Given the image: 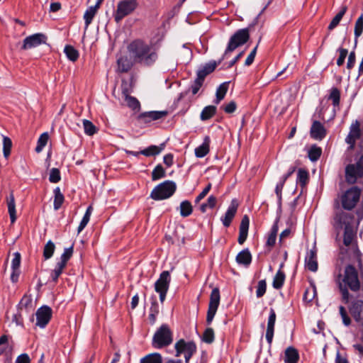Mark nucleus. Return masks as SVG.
I'll use <instances>...</instances> for the list:
<instances>
[{"label": "nucleus", "instance_id": "62", "mask_svg": "<svg viewBox=\"0 0 363 363\" xmlns=\"http://www.w3.org/2000/svg\"><path fill=\"white\" fill-rule=\"evenodd\" d=\"M257 47H258V45H257L254 48V49L250 52V53L247 56V59L245 60V66H250L254 62V60H255V55H256V53H257Z\"/></svg>", "mask_w": 363, "mask_h": 363}, {"label": "nucleus", "instance_id": "23", "mask_svg": "<svg viewBox=\"0 0 363 363\" xmlns=\"http://www.w3.org/2000/svg\"><path fill=\"white\" fill-rule=\"evenodd\" d=\"M236 262L238 264L245 267L249 266L252 262V255L248 248L240 251L236 256Z\"/></svg>", "mask_w": 363, "mask_h": 363}, {"label": "nucleus", "instance_id": "20", "mask_svg": "<svg viewBox=\"0 0 363 363\" xmlns=\"http://www.w3.org/2000/svg\"><path fill=\"white\" fill-rule=\"evenodd\" d=\"M250 225V220L247 216H244L242 218L240 228H239V236L238 242L240 245H242L247 240L248 235V230Z\"/></svg>", "mask_w": 363, "mask_h": 363}, {"label": "nucleus", "instance_id": "15", "mask_svg": "<svg viewBox=\"0 0 363 363\" xmlns=\"http://www.w3.org/2000/svg\"><path fill=\"white\" fill-rule=\"evenodd\" d=\"M224 60L225 59H223L222 56L218 61L211 60L208 63H206L197 71V77L204 81L206 77L212 73L216 69V67Z\"/></svg>", "mask_w": 363, "mask_h": 363}, {"label": "nucleus", "instance_id": "40", "mask_svg": "<svg viewBox=\"0 0 363 363\" xmlns=\"http://www.w3.org/2000/svg\"><path fill=\"white\" fill-rule=\"evenodd\" d=\"M201 340L203 342L207 344L213 343L215 340V333L213 329L211 328H207L203 333Z\"/></svg>", "mask_w": 363, "mask_h": 363}, {"label": "nucleus", "instance_id": "32", "mask_svg": "<svg viewBox=\"0 0 363 363\" xmlns=\"http://www.w3.org/2000/svg\"><path fill=\"white\" fill-rule=\"evenodd\" d=\"M347 8L346 6H342L339 13L332 19L328 26V30H332L340 23L342 17L345 14Z\"/></svg>", "mask_w": 363, "mask_h": 363}, {"label": "nucleus", "instance_id": "35", "mask_svg": "<svg viewBox=\"0 0 363 363\" xmlns=\"http://www.w3.org/2000/svg\"><path fill=\"white\" fill-rule=\"evenodd\" d=\"M363 33V13L357 18L354 25V46L357 44L358 38Z\"/></svg>", "mask_w": 363, "mask_h": 363}, {"label": "nucleus", "instance_id": "16", "mask_svg": "<svg viewBox=\"0 0 363 363\" xmlns=\"http://www.w3.org/2000/svg\"><path fill=\"white\" fill-rule=\"evenodd\" d=\"M328 123L313 120L310 128L311 136H325L328 133Z\"/></svg>", "mask_w": 363, "mask_h": 363}, {"label": "nucleus", "instance_id": "59", "mask_svg": "<svg viewBox=\"0 0 363 363\" xmlns=\"http://www.w3.org/2000/svg\"><path fill=\"white\" fill-rule=\"evenodd\" d=\"M203 82L202 79H199L196 77L194 83L191 86V91L194 95L196 94L199 91L200 88L202 86Z\"/></svg>", "mask_w": 363, "mask_h": 363}, {"label": "nucleus", "instance_id": "24", "mask_svg": "<svg viewBox=\"0 0 363 363\" xmlns=\"http://www.w3.org/2000/svg\"><path fill=\"white\" fill-rule=\"evenodd\" d=\"M299 360V354L298 350L292 347H288L284 352L285 363H298Z\"/></svg>", "mask_w": 363, "mask_h": 363}, {"label": "nucleus", "instance_id": "25", "mask_svg": "<svg viewBox=\"0 0 363 363\" xmlns=\"http://www.w3.org/2000/svg\"><path fill=\"white\" fill-rule=\"evenodd\" d=\"M279 230L278 219L273 223L269 233L267 236L266 245L267 247H273L276 243L277 235Z\"/></svg>", "mask_w": 363, "mask_h": 363}, {"label": "nucleus", "instance_id": "55", "mask_svg": "<svg viewBox=\"0 0 363 363\" xmlns=\"http://www.w3.org/2000/svg\"><path fill=\"white\" fill-rule=\"evenodd\" d=\"M73 254V245L68 248H65L63 254L61 255L60 262L67 265V261L71 258Z\"/></svg>", "mask_w": 363, "mask_h": 363}, {"label": "nucleus", "instance_id": "29", "mask_svg": "<svg viewBox=\"0 0 363 363\" xmlns=\"http://www.w3.org/2000/svg\"><path fill=\"white\" fill-rule=\"evenodd\" d=\"M283 265H284V264H281L280 265V268L278 270V272H277V274L273 279L272 286L276 289H281L283 286L284 283L285 274L284 272H282L281 270V268L283 267Z\"/></svg>", "mask_w": 363, "mask_h": 363}, {"label": "nucleus", "instance_id": "27", "mask_svg": "<svg viewBox=\"0 0 363 363\" xmlns=\"http://www.w3.org/2000/svg\"><path fill=\"white\" fill-rule=\"evenodd\" d=\"M6 201L11 222L13 223L16 220V214L15 199L13 192H11L9 196L6 198Z\"/></svg>", "mask_w": 363, "mask_h": 363}, {"label": "nucleus", "instance_id": "44", "mask_svg": "<svg viewBox=\"0 0 363 363\" xmlns=\"http://www.w3.org/2000/svg\"><path fill=\"white\" fill-rule=\"evenodd\" d=\"M98 10L96 9V8H94L92 6L89 7L85 12L84 15V18L85 20V27L86 28H88V26L91 23V21L94 16L96 15Z\"/></svg>", "mask_w": 363, "mask_h": 363}, {"label": "nucleus", "instance_id": "3", "mask_svg": "<svg viewBox=\"0 0 363 363\" xmlns=\"http://www.w3.org/2000/svg\"><path fill=\"white\" fill-rule=\"evenodd\" d=\"M128 50L130 55L137 62H144L150 65L156 59V54L151 50V48L144 42L136 40L129 44Z\"/></svg>", "mask_w": 363, "mask_h": 363}, {"label": "nucleus", "instance_id": "22", "mask_svg": "<svg viewBox=\"0 0 363 363\" xmlns=\"http://www.w3.org/2000/svg\"><path fill=\"white\" fill-rule=\"evenodd\" d=\"M210 138H204L203 143L195 148V156L197 158H203L208 155L210 151Z\"/></svg>", "mask_w": 363, "mask_h": 363}, {"label": "nucleus", "instance_id": "38", "mask_svg": "<svg viewBox=\"0 0 363 363\" xmlns=\"http://www.w3.org/2000/svg\"><path fill=\"white\" fill-rule=\"evenodd\" d=\"M54 208L55 210H58L64 202V196L61 193L60 189L59 187H56L54 189Z\"/></svg>", "mask_w": 363, "mask_h": 363}, {"label": "nucleus", "instance_id": "28", "mask_svg": "<svg viewBox=\"0 0 363 363\" xmlns=\"http://www.w3.org/2000/svg\"><path fill=\"white\" fill-rule=\"evenodd\" d=\"M228 82H225L219 85V86L216 89V99L214 100V103L218 104L221 100H223L228 91Z\"/></svg>", "mask_w": 363, "mask_h": 363}, {"label": "nucleus", "instance_id": "58", "mask_svg": "<svg viewBox=\"0 0 363 363\" xmlns=\"http://www.w3.org/2000/svg\"><path fill=\"white\" fill-rule=\"evenodd\" d=\"M337 51L340 52V55L337 60V65L340 67L344 64L345 60L348 54V50L345 48H340Z\"/></svg>", "mask_w": 363, "mask_h": 363}, {"label": "nucleus", "instance_id": "18", "mask_svg": "<svg viewBox=\"0 0 363 363\" xmlns=\"http://www.w3.org/2000/svg\"><path fill=\"white\" fill-rule=\"evenodd\" d=\"M305 266L311 272H315L318 270V264L317 261V250L315 247L310 250L305 257Z\"/></svg>", "mask_w": 363, "mask_h": 363}, {"label": "nucleus", "instance_id": "43", "mask_svg": "<svg viewBox=\"0 0 363 363\" xmlns=\"http://www.w3.org/2000/svg\"><path fill=\"white\" fill-rule=\"evenodd\" d=\"M308 172L303 169H299L298 170L296 182L300 184V185L303 187L308 182Z\"/></svg>", "mask_w": 363, "mask_h": 363}, {"label": "nucleus", "instance_id": "33", "mask_svg": "<svg viewBox=\"0 0 363 363\" xmlns=\"http://www.w3.org/2000/svg\"><path fill=\"white\" fill-rule=\"evenodd\" d=\"M140 363H162V357L160 353L149 354L140 359Z\"/></svg>", "mask_w": 363, "mask_h": 363}, {"label": "nucleus", "instance_id": "5", "mask_svg": "<svg viewBox=\"0 0 363 363\" xmlns=\"http://www.w3.org/2000/svg\"><path fill=\"white\" fill-rule=\"evenodd\" d=\"M172 342V332L167 325L163 324L155 333L152 345L156 349H161L171 345Z\"/></svg>", "mask_w": 363, "mask_h": 363}, {"label": "nucleus", "instance_id": "19", "mask_svg": "<svg viewBox=\"0 0 363 363\" xmlns=\"http://www.w3.org/2000/svg\"><path fill=\"white\" fill-rule=\"evenodd\" d=\"M136 62L130 54L121 56L117 60L118 70L120 72H128Z\"/></svg>", "mask_w": 363, "mask_h": 363}, {"label": "nucleus", "instance_id": "9", "mask_svg": "<svg viewBox=\"0 0 363 363\" xmlns=\"http://www.w3.org/2000/svg\"><path fill=\"white\" fill-rule=\"evenodd\" d=\"M349 311L355 322L363 327V289L358 296L351 301Z\"/></svg>", "mask_w": 363, "mask_h": 363}, {"label": "nucleus", "instance_id": "8", "mask_svg": "<svg viewBox=\"0 0 363 363\" xmlns=\"http://www.w3.org/2000/svg\"><path fill=\"white\" fill-rule=\"evenodd\" d=\"M48 37L42 33H34L26 37L21 47L23 51H30L41 45L47 43Z\"/></svg>", "mask_w": 363, "mask_h": 363}, {"label": "nucleus", "instance_id": "46", "mask_svg": "<svg viewBox=\"0 0 363 363\" xmlns=\"http://www.w3.org/2000/svg\"><path fill=\"white\" fill-rule=\"evenodd\" d=\"M91 212H92V207L89 206L86 211L85 214L84 215L82 220H81V222L79 223V227H78V233H79L86 227V225L89 223Z\"/></svg>", "mask_w": 363, "mask_h": 363}, {"label": "nucleus", "instance_id": "57", "mask_svg": "<svg viewBox=\"0 0 363 363\" xmlns=\"http://www.w3.org/2000/svg\"><path fill=\"white\" fill-rule=\"evenodd\" d=\"M339 312L340 314V316L342 319V322L345 325L348 326L351 323V320L349 315H347V312L345 309V308L343 306H340L339 307Z\"/></svg>", "mask_w": 363, "mask_h": 363}, {"label": "nucleus", "instance_id": "10", "mask_svg": "<svg viewBox=\"0 0 363 363\" xmlns=\"http://www.w3.org/2000/svg\"><path fill=\"white\" fill-rule=\"evenodd\" d=\"M137 0H123L121 1L118 6L114 15L116 22L118 23L125 16L133 13L138 7Z\"/></svg>", "mask_w": 363, "mask_h": 363}, {"label": "nucleus", "instance_id": "48", "mask_svg": "<svg viewBox=\"0 0 363 363\" xmlns=\"http://www.w3.org/2000/svg\"><path fill=\"white\" fill-rule=\"evenodd\" d=\"M164 176L165 172L161 164L157 165L152 172V179L153 181L158 180Z\"/></svg>", "mask_w": 363, "mask_h": 363}, {"label": "nucleus", "instance_id": "47", "mask_svg": "<svg viewBox=\"0 0 363 363\" xmlns=\"http://www.w3.org/2000/svg\"><path fill=\"white\" fill-rule=\"evenodd\" d=\"M65 267L66 265L63 263L60 262L57 263L55 269L51 272V277L53 281L56 282L57 281Z\"/></svg>", "mask_w": 363, "mask_h": 363}, {"label": "nucleus", "instance_id": "54", "mask_svg": "<svg viewBox=\"0 0 363 363\" xmlns=\"http://www.w3.org/2000/svg\"><path fill=\"white\" fill-rule=\"evenodd\" d=\"M267 290V283L264 279L260 280L258 281L257 291H256V296L257 298L262 297L264 294L266 293Z\"/></svg>", "mask_w": 363, "mask_h": 363}, {"label": "nucleus", "instance_id": "56", "mask_svg": "<svg viewBox=\"0 0 363 363\" xmlns=\"http://www.w3.org/2000/svg\"><path fill=\"white\" fill-rule=\"evenodd\" d=\"M61 179L60 172L57 168H52L50 169L49 181L51 183H57Z\"/></svg>", "mask_w": 363, "mask_h": 363}, {"label": "nucleus", "instance_id": "6", "mask_svg": "<svg viewBox=\"0 0 363 363\" xmlns=\"http://www.w3.org/2000/svg\"><path fill=\"white\" fill-rule=\"evenodd\" d=\"M175 190V183L167 180L153 189L150 194V198L156 201L164 200L172 196Z\"/></svg>", "mask_w": 363, "mask_h": 363}, {"label": "nucleus", "instance_id": "45", "mask_svg": "<svg viewBox=\"0 0 363 363\" xmlns=\"http://www.w3.org/2000/svg\"><path fill=\"white\" fill-rule=\"evenodd\" d=\"M55 249V244L51 241L49 240L45 245L43 249V256L45 259H50L54 253Z\"/></svg>", "mask_w": 363, "mask_h": 363}, {"label": "nucleus", "instance_id": "21", "mask_svg": "<svg viewBox=\"0 0 363 363\" xmlns=\"http://www.w3.org/2000/svg\"><path fill=\"white\" fill-rule=\"evenodd\" d=\"M167 115V111H149L139 115L138 118L144 123H149L152 121L158 120Z\"/></svg>", "mask_w": 363, "mask_h": 363}, {"label": "nucleus", "instance_id": "34", "mask_svg": "<svg viewBox=\"0 0 363 363\" xmlns=\"http://www.w3.org/2000/svg\"><path fill=\"white\" fill-rule=\"evenodd\" d=\"M322 154V149L316 145H313L308 150V156L311 162H316Z\"/></svg>", "mask_w": 363, "mask_h": 363}, {"label": "nucleus", "instance_id": "36", "mask_svg": "<svg viewBox=\"0 0 363 363\" xmlns=\"http://www.w3.org/2000/svg\"><path fill=\"white\" fill-rule=\"evenodd\" d=\"M345 142L348 145L347 152L350 153V151L355 148L356 143H359L361 150H363V138H346Z\"/></svg>", "mask_w": 363, "mask_h": 363}, {"label": "nucleus", "instance_id": "52", "mask_svg": "<svg viewBox=\"0 0 363 363\" xmlns=\"http://www.w3.org/2000/svg\"><path fill=\"white\" fill-rule=\"evenodd\" d=\"M193 58L192 50L186 45H183V64L189 63Z\"/></svg>", "mask_w": 363, "mask_h": 363}, {"label": "nucleus", "instance_id": "14", "mask_svg": "<svg viewBox=\"0 0 363 363\" xmlns=\"http://www.w3.org/2000/svg\"><path fill=\"white\" fill-rule=\"evenodd\" d=\"M276 318L277 315L275 311L274 308H271L269 309V315L268 317L267 331L265 335L267 342L269 347L272 345L274 337Z\"/></svg>", "mask_w": 363, "mask_h": 363}, {"label": "nucleus", "instance_id": "13", "mask_svg": "<svg viewBox=\"0 0 363 363\" xmlns=\"http://www.w3.org/2000/svg\"><path fill=\"white\" fill-rule=\"evenodd\" d=\"M52 317V309L48 306L39 308L36 311V325L41 328H45Z\"/></svg>", "mask_w": 363, "mask_h": 363}, {"label": "nucleus", "instance_id": "4", "mask_svg": "<svg viewBox=\"0 0 363 363\" xmlns=\"http://www.w3.org/2000/svg\"><path fill=\"white\" fill-rule=\"evenodd\" d=\"M250 39V30L248 28L238 30L229 39L227 48L223 55V59L228 57V55L236 48L245 44Z\"/></svg>", "mask_w": 363, "mask_h": 363}, {"label": "nucleus", "instance_id": "1", "mask_svg": "<svg viewBox=\"0 0 363 363\" xmlns=\"http://www.w3.org/2000/svg\"><path fill=\"white\" fill-rule=\"evenodd\" d=\"M361 189L357 186H352L343 192L334 201V216L338 213H342L349 217H354L351 212H345L343 210H352L359 201L361 196Z\"/></svg>", "mask_w": 363, "mask_h": 363}, {"label": "nucleus", "instance_id": "39", "mask_svg": "<svg viewBox=\"0 0 363 363\" xmlns=\"http://www.w3.org/2000/svg\"><path fill=\"white\" fill-rule=\"evenodd\" d=\"M328 99L332 101L334 107L339 106L340 99V90L336 87H333L330 89V93L328 96Z\"/></svg>", "mask_w": 363, "mask_h": 363}, {"label": "nucleus", "instance_id": "26", "mask_svg": "<svg viewBox=\"0 0 363 363\" xmlns=\"http://www.w3.org/2000/svg\"><path fill=\"white\" fill-rule=\"evenodd\" d=\"M196 352V345L194 342H185L183 340V354L185 358V362L189 363L192 355Z\"/></svg>", "mask_w": 363, "mask_h": 363}, {"label": "nucleus", "instance_id": "60", "mask_svg": "<svg viewBox=\"0 0 363 363\" xmlns=\"http://www.w3.org/2000/svg\"><path fill=\"white\" fill-rule=\"evenodd\" d=\"M192 213V206L189 201H183V217L189 216Z\"/></svg>", "mask_w": 363, "mask_h": 363}, {"label": "nucleus", "instance_id": "30", "mask_svg": "<svg viewBox=\"0 0 363 363\" xmlns=\"http://www.w3.org/2000/svg\"><path fill=\"white\" fill-rule=\"evenodd\" d=\"M217 108L215 106L210 105L203 108L200 118L201 121H208L216 113Z\"/></svg>", "mask_w": 363, "mask_h": 363}, {"label": "nucleus", "instance_id": "7", "mask_svg": "<svg viewBox=\"0 0 363 363\" xmlns=\"http://www.w3.org/2000/svg\"><path fill=\"white\" fill-rule=\"evenodd\" d=\"M363 177V154L354 164L345 167V180L348 184H353L359 178Z\"/></svg>", "mask_w": 363, "mask_h": 363}, {"label": "nucleus", "instance_id": "2", "mask_svg": "<svg viewBox=\"0 0 363 363\" xmlns=\"http://www.w3.org/2000/svg\"><path fill=\"white\" fill-rule=\"evenodd\" d=\"M333 226L337 231L344 229L343 243L349 247L354 239L355 232L354 217H349L342 213H338L333 218Z\"/></svg>", "mask_w": 363, "mask_h": 363}, {"label": "nucleus", "instance_id": "42", "mask_svg": "<svg viewBox=\"0 0 363 363\" xmlns=\"http://www.w3.org/2000/svg\"><path fill=\"white\" fill-rule=\"evenodd\" d=\"M83 126L84 133L88 135H93L97 133L98 128L94 125L92 122L89 120H83Z\"/></svg>", "mask_w": 363, "mask_h": 363}, {"label": "nucleus", "instance_id": "53", "mask_svg": "<svg viewBox=\"0 0 363 363\" xmlns=\"http://www.w3.org/2000/svg\"><path fill=\"white\" fill-rule=\"evenodd\" d=\"M127 105L134 111L138 110L140 108V103L135 97L127 96H125Z\"/></svg>", "mask_w": 363, "mask_h": 363}, {"label": "nucleus", "instance_id": "49", "mask_svg": "<svg viewBox=\"0 0 363 363\" xmlns=\"http://www.w3.org/2000/svg\"><path fill=\"white\" fill-rule=\"evenodd\" d=\"M12 147V141L10 138H4L3 152L5 158H8L11 153Z\"/></svg>", "mask_w": 363, "mask_h": 363}, {"label": "nucleus", "instance_id": "41", "mask_svg": "<svg viewBox=\"0 0 363 363\" xmlns=\"http://www.w3.org/2000/svg\"><path fill=\"white\" fill-rule=\"evenodd\" d=\"M65 52L67 58L72 62H75L79 57L78 51L72 45H66Z\"/></svg>", "mask_w": 363, "mask_h": 363}, {"label": "nucleus", "instance_id": "51", "mask_svg": "<svg viewBox=\"0 0 363 363\" xmlns=\"http://www.w3.org/2000/svg\"><path fill=\"white\" fill-rule=\"evenodd\" d=\"M347 136H361L360 123L357 120L352 123Z\"/></svg>", "mask_w": 363, "mask_h": 363}, {"label": "nucleus", "instance_id": "64", "mask_svg": "<svg viewBox=\"0 0 363 363\" xmlns=\"http://www.w3.org/2000/svg\"><path fill=\"white\" fill-rule=\"evenodd\" d=\"M30 359L28 354L23 353L17 357L15 363H30Z\"/></svg>", "mask_w": 363, "mask_h": 363}, {"label": "nucleus", "instance_id": "61", "mask_svg": "<svg viewBox=\"0 0 363 363\" xmlns=\"http://www.w3.org/2000/svg\"><path fill=\"white\" fill-rule=\"evenodd\" d=\"M21 264V255L19 252H15L13 254V258L11 261L12 269H19Z\"/></svg>", "mask_w": 363, "mask_h": 363}, {"label": "nucleus", "instance_id": "31", "mask_svg": "<svg viewBox=\"0 0 363 363\" xmlns=\"http://www.w3.org/2000/svg\"><path fill=\"white\" fill-rule=\"evenodd\" d=\"M164 143L161 144L159 146L150 145V147H147L146 149L140 151V153L147 157L154 156V155L160 154L162 152V150L164 149Z\"/></svg>", "mask_w": 363, "mask_h": 363}, {"label": "nucleus", "instance_id": "11", "mask_svg": "<svg viewBox=\"0 0 363 363\" xmlns=\"http://www.w3.org/2000/svg\"><path fill=\"white\" fill-rule=\"evenodd\" d=\"M220 291L218 288H214L210 296V300L208 303V308L206 315V323L207 325H211L214 316L217 312L218 308L220 304Z\"/></svg>", "mask_w": 363, "mask_h": 363}, {"label": "nucleus", "instance_id": "50", "mask_svg": "<svg viewBox=\"0 0 363 363\" xmlns=\"http://www.w3.org/2000/svg\"><path fill=\"white\" fill-rule=\"evenodd\" d=\"M284 181H283L281 178L279 181V182L277 184L275 187V193L278 199V205L279 207H281V199H282V190L284 188V186L285 184Z\"/></svg>", "mask_w": 363, "mask_h": 363}, {"label": "nucleus", "instance_id": "63", "mask_svg": "<svg viewBox=\"0 0 363 363\" xmlns=\"http://www.w3.org/2000/svg\"><path fill=\"white\" fill-rule=\"evenodd\" d=\"M32 298L30 296L25 295L20 301V306L21 308H28L31 306Z\"/></svg>", "mask_w": 363, "mask_h": 363}, {"label": "nucleus", "instance_id": "12", "mask_svg": "<svg viewBox=\"0 0 363 363\" xmlns=\"http://www.w3.org/2000/svg\"><path fill=\"white\" fill-rule=\"evenodd\" d=\"M169 282V272L168 271H164L160 274V278L155 284V290L160 294V300L162 303L165 299Z\"/></svg>", "mask_w": 363, "mask_h": 363}, {"label": "nucleus", "instance_id": "17", "mask_svg": "<svg viewBox=\"0 0 363 363\" xmlns=\"http://www.w3.org/2000/svg\"><path fill=\"white\" fill-rule=\"evenodd\" d=\"M238 207V203L235 199H233L230 204L223 217L221 218V221L225 227H229L231 222L235 217Z\"/></svg>", "mask_w": 363, "mask_h": 363}, {"label": "nucleus", "instance_id": "37", "mask_svg": "<svg viewBox=\"0 0 363 363\" xmlns=\"http://www.w3.org/2000/svg\"><path fill=\"white\" fill-rule=\"evenodd\" d=\"M134 84L133 78L131 77L128 81L125 79L122 80L121 89L122 94L124 96H127L130 95V93L132 91Z\"/></svg>", "mask_w": 363, "mask_h": 363}]
</instances>
